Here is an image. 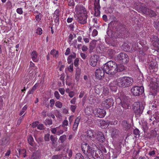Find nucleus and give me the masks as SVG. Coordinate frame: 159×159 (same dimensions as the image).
<instances>
[{
	"label": "nucleus",
	"instance_id": "2eb2a0df",
	"mask_svg": "<svg viewBox=\"0 0 159 159\" xmlns=\"http://www.w3.org/2000/svg\"><path fill=\"white\" fill-rule=\"evenodd\" d=\"M113 103V100L111 98H108L102 102V106L105 108H109Z\"/></svg>",
	"mask_w": 159,
	"mask_h": 159
},
{
	"label": "nucleus",
	"instance_id": "5701e85b",
	"mask_svg": "<svg viewBox=\"0 0 159 159\" xmlns=\"http://www.w3.org/2000/svg\"><path fill=\"white\" fill-rule=\"evenodd\" d=\"M145 13L147 15H149V16L151 17L154 16L156 15V14L153 11L148 8H146V9Z\"/></svg>",
	"mask_w": 159,
	"mask_h": 159
},
{
	"label": "nucleus",
	"instance_id": "09e8293b",
	"mask_svg": "<svg viewBox=\"0 0 159 159\" xmlns=\"http://www.w3.org/2000/svg\"><path fill=\"white\" fill-rule=\"evenodd\" d=\"M16 12L20 15L23 14V11L22 8H19L17 9L16 10Z\"/></svg>",
	"mask_w": 159,
	"mask_h": 159
},
{
	"label": "nucleus",
	"instance_id": "79ce46f5",
	"mask_svg": "<svg viewBox=\"0 0 159 159\" xmlns=\"http://www.w3.org/2000/svg\"><path fill=\"white\" fill-rule=\"evenodd\" d=\"M45 123L46 125H51L52 124V122L51 119H48L45 120Z\"/></svg>",
	"mask_w": 159,
	"mask_h": 159
},
{
	"label": "nucleus",
	"instance_id": "7c9ffc66",
	"mask_svg": "<svg viewBox=\"0 0 159 159\" xmlns=\"http://www.w3.org/2000/svg\"><path fill=\"white\" fill-rule=\"evenodd\" d=\"M18 152L19 153V154H22L23 157H25L26 155L25 154L26 151L25 149H23L21 150L19 149L18 150Z\"/></svg>",
	"mask_w": 159,
	"mask_h": 159
},
{
	"label": "nucleus",
	"instance_id": "f03ea898",
	"mask_svg": "<svg viewBox=\"0 0 159 159\" xmlns=\"http://www.w3.org/2000/svg\"><path fill=\"white\" fill-rule=\"evenodd\" d=\"M82 148L83 151L87 157H92L94 159L98 158L99 155L96 151L97 147L95 144L89 146L87 143H84L82 144Z\"/></svg>",
	"mask_w": 159,
	"mask_h": 159
},
{
	"label": "nucleus",
	"instance_id": "473e14b6",
	"mask_svg": "<svg viewBox=\"0 0 159 159\" xmlns=\"http://www.w3.org/2000/svg\"><path fill=\"white\" fill-rule=\"evenodd\" d=\"M114 84L116 85V84H115V83L113 82V83L110 84V88L112 91L116 92L117 90V87L116 86L113 85ZM116 85H117L116 84Z\"/></svg>",
	"mask_w": 159,
	"mask_h": 159
},
{
	"label": "nucleus",
	"instance_id": "e433bc0d",
	"mask_svg": "<svg viewBox=\"0 0 159 159\" xmlns=\"http://www.w3.org/2000/svg\"><path fill=\"white\" fill-rule=\"evenodd\" d=\"M156 85L155 86L154 88H153V87H152L151 88V90L152 89V90H154V91L152 92H151V93H153V92L155 94L156 93V92H157V89L159 87V85L157 83H156Z\"/></svg>",
	"mask_w": 159,
	"mask_h": 159
},
{
	"label": "nucleus",
	"instance_id": "0eeeda50",
	"mask_svg": "<svg viewBox=\"0 0 159 159\" xmlns=\"http://www.w3.org/2000/svg\"><path fill=\"white\" fill-rule=\"evenodd\" d=\"M72 151L68 147H65L62 153L64 159H70L72 156Z\"/></svg>",
	"mask_w": 159,
	"mask_h": 159
},
{
	"label": "nucleus",
	"instance_id": "2f4dec72",
	"mask_svg": "<svg viewBox=\"0 0 159 159\" xmlns=\"http://www.w3.org/2000/svg\"><path fill=\"white\" fill-rule=\"evenodd\" d=\"M63 157V154L56 155L52 156V159H60Z\"/></svg>",
	"mask_w": 159,
	"mask_h": 159
},
{
	"label": "nucleus",
	"instance_id": "423d86ee",
	"mask_svg": "<svg viewBox=\"0 0 159 159\" xmlns=\"http://www.w3.org/2000/svg\"><path fill=\"white\" fill-rule=\"evenodd\" d=\"M144 92V88L143 86H135L132 87L131 89L132 94L135 96L141 95Z\"/></svg>",
	"mask_w": 159,
	"mask_h": 159
},
{
	"label": "nucleus",
	"instance_id": "3c124183",
	"mask_svg": "<svg viewBox=\"0 0 159 159\" xmlns=\"http://www.w3.org/2000/svg\"><path fill=\"white\" fill-rule=\"evenodd\" d=\"M98 34V32L97 30L96 29H94L92 32V36L93 37L96 36Z\"/></svg>",
	"mask_w": 159,
	"mask_h": 159
},
{
	"label": "nucleus",
	"instance_id": "603ef678",
	"mask_svg": "<svg viewBox=\"0 0 159 159\" xmlns=\"http://www.w3.org/2000/svg\"><path fill=\"white\" fill-rule=\"evenodd\" d=\"M134 134L137 136L139 135V131L137 129H135L133 132Z\"/></svg>",
	"mask_w": 159,
	"mask_h": 159
},
{
	"label": "nucleus",
	"instance_id": "49530a36",
	"mask_svg": "<svg viewBox=\"0 0 159 159\" xmlns=\"http://www.w3.org/2000/svg\"><path fill=\"white\" fill-rule=\"evenodd\" d=\"M150 67L153 69L156 66L155 63L153 61H151L148 64Z\"/></svg>",
	"mask_w": 159,
	"mask_h": 159
},
{
	"label": "nucleus",
	"instance_id": "680f3d73",
	"mask_svg": "<svg viewBox=\"0 0 159 159\" xmlns=\"http://www.w3.org/2000/svg\"><path fill=\"white\" fill-rule=\"evenodd\" d=\"M76 108V106L75 105H71L70 106V109L73 112L75 111V110Z\"/></svg>",
	"mask_w": 159,
	"mask_h": 159
},
{
	"label": "nucleus",
	"instance_id": "c85d7f7f",
	"mask_svg": "<svg viewBox=\"0 0 159 159\" xmlns=\"http://www.w3.org/2000/svg\"><path fill=\"white\" fill-rule=\"evenodd\" d=\"M28 141L29 143L31 146H33V142H34L33 138L32 136L30 135L28 136Z\"/></svg>",
	"mask_w": 159,
	"mask_h": 159
},
{
	"label": "nucleus",
	"instance_id": "9b49d317",
	"mask_svg": "<svg viewBox=\"0 0 159 159\" xmlns=\"http://www.w3.org/2000/svg\"><path fill=\"white\" fill-rule=\"evenodd\" d=\"M104 67V65L102 66L101 69H98L95 70V75L96 78L97 79L100 80L103 78L105 74L104 72L106 73Z\"/></svg>",
	"mask_w": 159,
	"mask_h": 159
},
{
	"label": "nucleus",
	"instance_id": "6ab92c4d",
	"mask_svg": "<svg viewBox=\"0 0 159 159\" xmlns=\"http://www.w3.org/2000/svg\"><path fill=\"white\" fill-rule=\"evenodd\" d=\"M152 44L154 46L156 47L157 48L159 49V39L157 37L153 36L152 38H151Z\"/></svg>",
	"mask_w": 159,
	"mask_h": 159
},
{
	"label": "nucleus",
	"instance_id": "72a5a7b5",
	"mask_svg": "<svg viewBox=\"0 0 159 159\" xmlns=\"http://www.w3.org/2000/svg\"><path fill=\"white\" fill-rule=\"evenodd\" d=\"M75 159H84L83 156L80 153L76 154L75 157Z\"/></svg>",
	"mask_w": 159,
	"mask_h": 159
},
{
	"label": "nucleus",
	"instance_id": "c756f323",
	"mask_svg": "<svg viewBox=\"0 0 159 159\" xmlns=\"http://www.w3.org/2000/svg\"><path fill=\"white\" fill-rule=\"evenodd\" d=\"M60 126L57 127L55 128H52L51 127V132L53 134H55L56 133L57 134V130L60 129Z\"/></svg>",
	"mask_w": 159,
	"mask_h": 159
},
{
	"label": "nucleus",
	"instance_id": "393cba45",
	"mask_svg": "<svg viewBox=\"0 0 159 159\" xmlns=\"http://www.w3.org/2000/svg\"><path fill=\"white\" fill-rule=\"evenodd\" d=\"M96 40H93L90 43L89 50L90 52H93V50L95 48Z\"/></svg>",
	"mask_w": 159,
	"mask_h": 159
},
{
	"label": "nucleus",
	"instance_id": "5fc2aeb1",
	"mask_svg": "<svg viewBox=\"0 0 159 159\" xmlns=\"http://www.w3.org/2000/svg\"><path fill=\"white\" fill-rule=\"evenodd\" d=\"M41 15L40 14L37 15L35 16L36 20L38 22L39 21L41 20Z\"/></svg>",
	"mask_w": 159,
	"mask_h": 159
},
{
	"label": "nucleus",
	"instance_id": "8fccbe9b",
	"mask_svg": "<svg viewBox=\"0 0 159 159\" xmlns=\"http://www.w3.org/2000/svg\"><path fill=\"white\" fill-rule=\"evenodd\" d=\"M42 32L43 31L42 29L40 28H38L37 30L36 33L38 34L41 35L42 34Z\"/></svg>",
	"mask_w": 159,
	"mask_h": 159
},
{
	"label": "nucleus",
	"instance_id": "0e129e2a",
	"mask_svg": "<svg viewBox=\"0 0 159 159\" xmlns=\"http://www.w3.org/2000/svg\"><path fill=\"white\" fill-rule=\"evenodd\" d=\"M79 61V60L78 58H76L74 62V65L75 66H78V62Z\"/></svg>",
	"mask_w": 159,
	"mask_h": 159
},
{
	"label": "nucleus",
	"instance_id": "bb28decb",
	"mask_svg": "<svg viewBox=\"0 0 159 159\" xmlns=\"http://www.w3.org/2000/svg\"><path fill=\"white\" fill-rule=\"evenodd\" d=\"M80 74V70L79 69H77L75 74V79L77 81H78L79 80Z\"/></svg>",
	"mask_w": 159,
	"mask_h": 159
},
{
	"label": "nucleus",
	"instance_id": "412c9836",
	"mask_svg": "<svg viewBox=\"0 0 159 159\" xmlns=\"http://www.w3.org/2000/svg\"><path fill=\"white\" fill-rule=\"evenodd\" d=\"M101 127L102 129H106L107 128L109 124L110 121L109 120H102L100 122Z\"/></svg>",
	"mask_w": 159,
	"mask_h": 159
},
{
	"label": "nucleus",
	"instance_id": "39448f33",
	"mask_svg": "<svg viewBox=\"0 0 159 159\" xmlns=\"http://www.w3.org/2000/svg\"><path fill=\"white\" fill-rule=\"evenodd\" d=\"M144 108V107L143 106H140L139 102H136L133 104V110L137 116H140L142 113Z\"/></svg>",
	"mask_w": 159,
	"mask_h": 159
},
{
	"label": "nucleus",
	"instance_id": "4be33fe9",
	"mask_svg": "<svg viewBox=\"0 0 159 159\" xmlns=\"http://www.w3.org/2000/svg\"><path fill=\"white\" fill-rule=\"evenodd\" d=\"M121 125L123 128L125 130L129 129L131 127L130 125L125 120H123L122 121Z\"/></svg>",
	"mask_w": 159,
	"mask_h": 159
},
{
	"label": "nucleus",
	"instance_id": "4d7b16f0",
	"mask_svg": "<svg viewBox=\"0 0 159 159\" xmlns=\"http://www.w3.org/2000/svg\"><path fill=\"white\" fill-rule=\"evenodd\" d=\"M54 95L57 99H58L60 98V95L57 91H55L54 92Z\"/></svg>",
	"mask_w": 159,
	"mask_h": 159
},
{
	"label": "nucleus",
	"instance_id": "58836bf2",
	"mask_svg": "<svg viewBox=\"0 0 159 159\" xmlns=\"http://www.w3.org/2000/svg\"><path fill=\"white\" fill-rule=\"evenodd\" d=\"M66 119L63 120L62 122L61 126L63 127H65L66 126L68 125V121L66 120Z\"/></svg>",
	"mask_w": 159,
	"mask_h": 159
},
{
	"label": "nucleus",
	"instance_id": "bf43d9fd",
	"mask_svg": "<svg viewBox=\"0 0 159 159\" xmlns=\"http://www.w3.org/2000/svg\"><path fill=\"white\" fill-rule=\"evenodd\" d=\"M50 107H53L55 103L54 100V99H52L50 100Z\"/></svg>",
	"mask_w": 159,
	"mask_h": 159
},
{
	"label": "nucleus",
	"instance_id": "b1692460",
	"mask_svg": "<svg viewBox=\"0 0 159 159\" xmlns=\"http://www.w3.org/2000/svg\"><path fill=\"white\" fill-rule=\"evenodd\" d=\"M119 130L115 129H113L111 130V136L112 138L117 137L118 136Z\"/></svg>",
	"mask_w": 159,
	"mask_h": 159
},
{
	"label": "nucleus",
	"instance_id": "f3484780",
	"mask_svg": "<svg viewBox=\"0 0 159 159\" xmlns=\"http://www.w3.org/2000/svg\"><path fill=\"white\" fill-rule=\"evenodd\" d=\"M95 139H97V140L99 142H103L105 141V138L102 133L101 132L98 131L96 134L95 136Z\"/></svg>",
	"mask_w": 159,
	"mask_h": 159
},
{
	"label": "nucleus",
	"instance_id": "774afa93",
	"mask_svg": "<svg viewBox=\"0 0 159 159\" xmlns=\"http://www.w3.org/2000/svg\"><path fill=\"white\" fill-rule=\"evenodd\" d=\"M88 50V48L87 46L84 45L82 46V50L83 52L86 51Z\"/></svg>",
	"mask_w": 159,
	"mask_h": 159
},
{
	"label": "nucleus",
	"instance_id": "a878e982",
	"mask_svg": "<svg viewBox=\"0 0 159 159\" xmlns=\"http://www.w3.org/2000/svg\"><path fill=\"white\" fill-rule=\"evenodd\" d=\"M75 54L73 52L67 58V62L68 64H70L72 62V59L75 57Z\"/></svg>",
	"mask_w": 159,
	"mask_h": 159
},
{
	"label": "nucleus",
	"instance_id": "c9c22d12",
	"mask_svg": "<svg viewBox=\"0 0 159 159\" xmlns=\"http://www.w3.org/2000/svg\"><path fill=\"white\" fill-rule=\"evenodd\" d=\"M27 107L26 105L24 106L20 112L19 115L20 116H21L27 110Z\"/></svg>",
	"mask_w": 159,
	"mask_h": 159
},
{
	"label": "nucleus",
	"instance_id": "338daca9",
	"mask_svg": "<svg viewBox=\"0 0 159 159\" xmlns=\"http://www.w3.org/2000/svg\"><path fill=\"white\" fill-rule=\"evenodd\" d=\"M37 128L40 130H42L43 129V125L42 124H39L37 126Z\"/></svg>",
	"mask_w": 159,
	"mask_h": 159
},
{
	"label": "nucleus",
	"instance_id": "69168bd1",
	"mask_svg": "<svg viewBox=\"0 0 159 159\" xmlns=\"http://www.w3.org/2000/svg\"><path fill=\"white\" fill-rule=\"evenodd\" d=\"M31 159H39V157L34 154L32 155Z\"/></svg>",
	"mask_w": 159,
	"mask_h": 159
},
{
	"label": "nucleus",
	"instance_id": "864d4df0",
	"mask_svg": "<svg viewBox=\"0 0 159 159\" xmlns=\"http://www.w3.org/2000/svg\"><path fill=\"white\" fill-rule=\"evenodd\" d=\"M50 134H45L44 136V140L46 141H48L49 140Z\"/></svg>",
	"mask_w": 159,
	"mask_h": 159
},
{
	"label": "nucleus",
	"instance_id": "9d476101",
	"mask_svg": "<svg viewBox=\"0 0 159 159\" xmlns=\"http://www.w3.org/2000/svg\"><path fill=\"white\" fill-rule=\"evenodd\" d=\"M93 112L95 116L100 118L104 117L106 113L105 110L98 108H95L93 110Z\"/></svg>",
	"mask_w": 159,
	"mask_h": 159
},
{
	"label": "nucleus",
	"instance_id": "052dcab7",
	"mask_svg": "<svg viewBox=\"0 0 159 159\" xmlns=\"http://www.w3.org/2000/svg\"><path fill=\"white\" fill-rule=\"evenodd\" d=\"M142 126L143 128L144 129V132H145V131L146 130L148 129V127L146 123H144V124Z\"/></svg>",
	"mask_w": 159,
	"mask_h": 159
},
{
	"label": "nucleus",
	"instance_id": "f704fd0d",
	"mask_svg": "<svg viewBox=\"0 0 159 159\" xmlns=\"http://www.w3.org/2000/svg\"><path fill=\"white\" fill-rule=\"evenodd\" d=\"M8 142V140L5 138H3L0 141V144L2 145H5Z\"/></svg>",
	"mask_w": 159,
	"mask_h": 159
},
{
	"label": "nucleus",
	"instance_id": "7ed1b4c3",
	"mask_svg": "<svg viewBox=\"0 0 159 159\" xmlns=\"http://www.w3.org/2000/svg\"><path fill=\"white\" fill-rule=\"evenodd\" d=\"M133 80L132 78L125 76L120 78L114 82L115 84L120 87H126L132 85Z\"/></svg>",
	"mask_w": 159,
	"mask_h": 159
},
{
	"label": "nucleus",
	"instance_id": "f8f14e48",
	"mask_svg": "<svg viewBox=\"0 0 159 159\" xmlns=\"http://www.w3.org/2000/svg\"><path fill=\"white\" fill-rule=\"evenodd\" d=\"M75 19L80 24H84L86 23L87 15H75Z\"/></svg>",
	"mask_w": 159,
	"mask_h": 159
},
{
	"label": "nucleus",
	"instance_id": "4c0bfd02",
	"mask_svg": "<svg viewBox=\"0 0 159 159\" xmlns=\"http://www.w3.org/2000/svg\"><path fill=\"white\" fill-rule=\"evenodd\" d=\"M65 148L64 146L62 145H59L55 149L56 151H60L63 150Z\"/></svg>",
	"mask_w": 159,
	"mask_h": 159
},
{
	"label": "nucleus",
	"instance_id": "aec40b11",
	"mask_svg": "<svg viewBox=\"0 0 159 159\" xmlns=\"http://www.w3.org/2000/svg\"><path fill=\"white\" fill-rule=\"evenodd\" d=\"M31 58L33 61L35 62H37L39 60V58L38 57V54L36 51H34L32 52L31 54Z\"/></svg>",
	"mask_w": 159,
	"mask_h": 159
},
{
	"label": "nucleus",
	"instance_id": "6e6d98bb",
	"mask_svg": "<svg viewBox=\"0 0 159 159\" xmlns=\"http://www.w3.org/2000/svg\"><path fill=\"white\" fill-rule=\"evenodd\" d=\"M73 64L70 65L69 67L67 68L69 72H71L73 71Z\"/></svg>",
	"mask_w": 159,
	"mask_h": 159
},
{
	"label": "nucleus",
	"instance_id": "1a4fd4ad",
	"mask_svg": "<svg viewBox=\"0 0 159 159\" xmlns=\"http://www.w3.org/2000/svg\"><path fill=\"white\" fill-rule=\"evenodd\" d=\"M75 11L77 15H87V12L85 8L82 5H78L75 6Z\"/></svg>",
	"mask_w": 159,
	"mask_h": 159
},
{
	"label": "nucleus",
	"instance_id": "ddd939ff",
	"mask_svg": "<svg viewBox=\"0 0 159 159\" xmlns=\"http://www.w3.org/2000/svg\"><path fill=\"white\" fill-rule=\"evenodd\" d=\"M96 133L92 130H89L86 132L85 136H86V139L88 141L92 140V141L95 140V136Z\"/></svg>",
	"mask_w": 159,
	"mask_h": 159
},
{
	"label": "nucleus",
	"instance_id": "f257e3e1",
	"mask_svg": "<svg viewBox=\"0 0 159 159\" xmlns=\"http://www.w3.org/2000/svg\"><path fill=\"white\" fill-rule=\"evenodd\" d=\"M104 69L106 71V73L113 75L118 72L123 71L124 68L123 65H117L115 62L111 61L104 65Z\"/></svg>",
	"mask_w": 159,
	"mask_h": 159
},
{
	"label": "nucleus",
	"instance_id": "e2e57ef3",
	"mask_svg": "<svg viewBox=\"0 0 159 159\" xmlns=\"http://www.w3.org/2000/svg\"><path fill=\"white\" fill-rule=\"evenodd\" d=\"M3 102L1 97H0V110L2 109L3 107Z\"/></svg>",
	"mask_w": 159,
	"mask_h": 159
},
{
	"label": "nucleus",
	"instance_id": "13d9d810",
	"mask_svg": "<svg viewBox=\"0 0 159 159\" xmlns=\"http://www.w3.org/2000/svg\"><path fill=\"white\" fill-rule=\"evenodd\" d=\"M64 131L62 129H59L57 130V135H60L61 134H62L64 133Z\"/></svg>",
	"mask_w": 159,
	"mask_h": 159
},
{
	"label": "nucleus",
	"instance_id": "a211bd4d",
	"mask_svg": "<svg viewBox=\"0 0 159 159\" xmlns=\"http://www.w3.org/2000/svg\"><path fill=\"white\" fill-rule=\"evenodd\" d=\"M81 119V116H79L75 120L72 128V129L74 131H75L77 130Z\"/></svg>",
	"mask_w": 159,
	"mask_h": 159
},
{
	"label": "nucleus",
	"instance_id": "6e6552de",
	"mask_svg": "<svg viewBox=\"0 0 159 159\" xmlns=\"http://www.w3.org/2000/svg\"><path fill=\"white\" fill-rule=\"evenodd\" d=\"M118 61L121 64H126L129 61L128 55L125 53L121 52L117 56Z\"/></svg>",
	"mask_w": 159,
	"mask_h": 159
},
{
	"label": "nucleus",
	"instance_id": "20e7f679",
	"mask_svg": "<svg viewBox=\"0 0 159 159\" xmlns=\"http://www.w3.org/2000/svg\"><path fill=\"white\" fill-rule=\"evenodd\" d=\"M118 96V97L115 98L116 103L118 104L120 103L122 107L125 109L128 108L129 104L128 98L123 93H120Z\"/></svg>",
	"mask_w": 159,
	"mask_h": 159
},
{
	"label": "nucleus",
	"instance_id": "cd10ccee",
	"mask_svg": "<svg viewBox=\"0 0 159 159\" xmlns=\"http://www.w3.org/2000/svg\"><path fill=\"white\" fill-rule=\"evenodd\" d=\"M50 54L51 55H52L53 57H57L58 56V52L54 49H52L51 51Z\"/></svg>",
	"mask_w": 159,
	"mask_h": 159
},
{
	"label": "nucleus",
	"instance_id": "dca6fc26",
	"mask_svg": "<svg viewBox=\"0 0 159 159\" xmlns=\"http://www.w3.org/2000/svg\"><path fill=\"white\" fill-rule=\"evenodd\" d=\"M98 58V57L97 55L92 56L89 60V64L93 67L95 66L97 64Z\"/></svg>",
	"mask_w": 159,
	"mask_h": 159
},
{
	"label": "nucleus",
	"instance_id": "4468645a",
	"mask_svg": "<svg viewBox=\"0 0 159 159\" xmlns=\"http://www.w3.org/2000/svg\"><path fill=\"white\" fill-rule=\"evenodd\" d=\"M100 0H95L94 3V15L98 16L100 15V8L99 4Z\"/></svg>",
	"mask_w": 159,
	"mask_h": 159
},
{
	"label": "nucleus",
	"instance_id": "ea45409f",
	"mask_svg": "<svg viewBox=\"0 0 159 159\" xmlns=\"http://www.w3.org/2000/svg\"><path fill=\"white\" fill-rule=\"evenodd\" d=\"M66 139V135H63L60 137L59 140L61 141V143H63Z\"/></svg>",
	"mask_w": 159,
	"mask_h": 159
},
{
	"label": "nucleus",
	"instance_id": "37998d69",
	"mask_svg": "<svg viewBox=\"0 0 159 159\" xmlns=\"http://www.w3.org/2000/svg\"><path fill=\"white\" fill-rule=\"evenodd\" d=\"M55 106L59 108H61L62 107V103L59 101H57L55 104Z\"/></svg>",
	"mask_w": 159,
	"mask_h": 159
},
{
	"label": "nucleus",
	"instance_id": "a18cd8bd",
	"mask_svg": "<svg viewBox=\"0 0 159 159\" xmlns=\"http://www.w3.org/2000/svg\"><path fill=\"white\" fill-rule=\"evenodd\" d=\"M108 89L107 88H104L103 89V93L105 95H107L108 93Z\"/></svg>",
	"mask_w": 159,
	"mask_h": 159
},
{
	"label": "nucleus",
	"instance_id": "a19ab883",
	"mask_svg": "<svg viewBox=\"0 0 159 159\" xmlns=\"http://www.w3.org/2000/svg\"><path fill=\"white\" fill-rule=\"evenodd\" d=\"M50 138L52 142V144H54L55 142H56L57 140V139L52 135H51L50 136Z\"/></svg>",
	"mask_w": 159,
	"mask_h": 159
},
{
	"label": "nucleus",
	"instance_id": "de8ad7c7",
	"mask_svg": "<svg viewBox=\"0 0 159 159\" xmlns=\"http://www.w3.org/2000/svg\"><path fill=\"white\" fill-rule=\"evenodd\" d=\"M154 26L157 29L159 30V21L155 22L154 23Z\"/></svg>",
	"mask_w": 159,
	"mask_h": 159
},
{
	"label": "nucleus",
	"instance_id": "c03bdc74",
	"mask_svg": "<svg viewBox=\"0 0 159 159\" xmlns=\"http://www.w3.org/2000/svg\"><path fill=\"white\" fill-rule=\"evenodd\" d=\"M59 15V11L58 10H56L54 12V17H55L57 20L59 19L58 17Z\"/></svg>",
	"mask_w": 159,
	"mask_h": 159
}]
</instances>
